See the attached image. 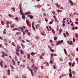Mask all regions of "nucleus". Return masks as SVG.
I'll use <instances>...</instances> for the list:
<instances>
[{
  "label": "nucleus",
  "mask_w": 78,
  "mask_h": 78,
  "mask_svg": "<svg viewBox=\"0 0 78 78\" xmlns=\"http://www.w3.org/2000/svg\"><path fill=\"white\" fill-rule=\"evenodd\" d=\"M20 11L21 14L23 16L22 17L23 19H25V14H23V12L22 8L21 7L20 8Z\"/></svg>",
  "instance_id": "obj_1"
},
{
  "label": "nucleus",
  "mask_w": 78,
  "mask_h": 78,
  "mask_svg": "<svg viewBox=\"0 0 78 78\" xmlns=\"http://www.w3.org/2000/svg\"><path fill=\"white\" fill-rule=\"evenodd\" d=\"M26 22L27 25L29 26V28H31V23L28 22V20H26Z\"/></svg>",
  "instance_id": "obj_2"
},
{
  "label": "nucleus",
  "mask_w": 78,
  "mask_h": 78,
  "mask_svg": "<svg viewBox=\"0 0 78 78\" xmlns=\"http://www.w3.org/2000/svg\"><path fill=\"white\" fill-rule=\"evenodd\" d=\"M20 29L22 31V32H23V36H25L26 33L25 31H23V28L22 27H20Z\"/></svg>",
  "instance_id": "obj_3"
},
{
  "label": "nucleus",
  "mask_w": 78,
  "mask_h": 78,
  "mask_svg": "<svg viewBox=\"0 0 78 78\" xmlns=\"http://www.w3.org/2000/svg\"><path fill=\"white\" fill-rule=\"evenodd\" d=\"M67 43H68V44H69V45H73V42H72V41H70V42L68 41Z\"/></svg>",
  "instance_id": "obj_4"
},
{
  "label": "nucleus",
  "mask_w": 78,
  "mask_h": 78,
  "mask_svg": "<svg viewBox=\"0 0 78 78\" xmlns=\"http://www.w3.org/2000/svg\"><path fill=\"white\" fill-rule=\"evenodd\" d=\"M0 65L1 67H3V61L1 60V62H0Z\"/></svg>",
  "instance_id": "obj_5"
},
{
  "label": "nucleus",
  "mask_w": 78,
  "mask_h": 78,
  "mask_svg": "<svg viewBox=\"0 0 78 78\" xmlns=\"http://www.w3.org/2000/svg\"><path fill=\"white\" fill-rule=\"evenodd\" d=\"M61 44V41H58L56 44V45H59V44Z\"/></svg>",
  "instance_id": "obj_6"
},
{
  "label": "nucleus",
  "mask_w": 78,
  "mask_h": 78,
  "mask_svg": "<svg viewBox=\"0 0 78 78\" xmlns=\"http://www.w3.org/2000/svg\"><path fill=\"white\" fill-rule=\"evenodd\" d=\"M64 51L65 54V55H67V51H66V49H64Z\"/></svg>",
  "instance_id": "obj_7"
},
{
  "label": "nucleus",
  "mask_w": 78,
  "mask_h": 78,
  "mask_svg": "<svg viewBox=\"0 0 78 78\" xmlns=\"http://www.w3.org/2000/svg\"><path fill=\"white\" fill-rule=\"evenodd\" d=\"M69 75L70 77V78H72V74L71 73H69Z\"/></svg>",
  "instance_id": "obj_8"
},
{
  "label": "nucleus",
  "mask_w": 78,
  "mask_h": 78,
  "mask_svg": "<svg viewBox=\"0 0 78 78\" xmlns=\"http://www.w3.org/2000/svg\"><path fill=\"white\" fill-rule=\"evenodd\" d=\"M69 2L70 3V5H73V3L72 2V0H70Z\"/></svg>",
  "instance_id": "obj_9"
},
{
  "label": "nucleus",
  "mask_w": 78,
  "mask_h": 78,
  "mask_svg": "<svg viewBox=\"0 0 78 78\" xmlns=\"http://www.w3.org/2000/svg\"><path fill=\"white\" fill-rule=\"evenodd\" d=\"M20 51V53L21 54H23L24 53V52H23V50L21 49Z\"/></svg>",
  "instance_id": "obj_10"
},
{
  "label": "nucleus",
  "mask_w": 78,
  "mask_h": 78,
  "mask_svg": "<svg viewBox=\"0 0 78 78\" xmlns=\"http://www.w3.org/2000/svg\"><path fill=\"white\" fill-rule=\"evenodd\" d=\"M12 62H13V65L14 66L16 63H15V62L14 61V59H12Z\"/></svg>",
  "instance_id": "obj_11"
},
{
  "label": "nucleus",
  "mask_w": 78,
  "mask_h": 78,
  "mask_svg": "<svg viewBox=\"0 0 78 78\" xmlns=\"http://www.w3.org/2000/svg\"><path fill=\"white\" fill-rule=\"evenodd\" d=\"M14 27H15V25L13 24L11 25V27L12 28H14Z\"/></svg>",
  "instance_id": "obj_12"
},
{
  "label": "nucleus",
  "mask_w": 78,
  "mask_h": 78,
  "mask_svg": "<svg viewBox=\"0 0 78 78\" xmlns=\"http://www.w3.org/2000/svg\"><path fill=\"white\" fill-rule=\"evenodd\" d=\"M10 67L12 69H14V66L12 65H10Z\"/></svg>",
  "instance_id": "obj_13"
},
{
  "label": "nucleus",
  "mask_w": 78,
  "mask_h": 78,
  "mask_svg": "<svg viewBox=\"0 0 78 78\" xmlns=\"http://www.w3.org/2000/svg\"><path fill=\"white\" fill-rule=\"evenodd\" d=\"M7 72H8V75H10V70L8 69L7 71Z\"/></svg>",
  "instance_id": "obj_14"
},
{
  "label": "nucleus",
  "mask_w": 78,
  "mask_h": 78,
  "mask_svg": "<svg viewBox=\"0 0 78 78\" xmlns=\"http://www.w3.org/2000/svg\"><path fill=\"white\" fill-rule=\"evenodd\" d=\"M39 24H37L36 26H35L36 28L37 29H38V27H39Z\"/></svg>",
  "instance_id": "obj_15"
},
{
  "label": "nucleus",
  "mask_w": 78,
  "mask_h": 78,
  "mask_svg": "<svg viewBox=\"0 0 78 78\" xmlns=\"http://www.w3.org/2000/svg\"><path fill=\"white\" fill-rule=\"evenodd\" d=\"M57 11L58 12V13H59V12H61L62 11L61 10H59V9H58V10H57Z\"/></svg>",
  "instance_id": "obj_16"
},
{
  "label": "nucleus",
  "mask_w": 78,
  "mask_h": 78,
  "mask_svg": "<svg viewBox=\"0 0 78 78\" xmlns=\"http://www.w3.org/2000/svg\"><path fill=\"white\" fill-rule=\"evenodd\" d=\"M30 54H28L27 58V59H30Z\"/></svg>",
  "instance_id": "obj_17"
},
{
  "label": "nucleus",
  "mask_w": 78,
  "mask_h": 78,
  "mask_svg": "<svg viewBox=\"0 0 78 78\" xmlns=\"http://www.w3.org/2000/svg\"><path fill=\"white\" fill-rule=\"evenodd\" d=\"M6 29H4V31L3 32V34H6Z\"/></svg>",
  "instance_id": "obj_18"
},
{
  "label": "nucleus",
  "mask_w": 78,
  "mask_h": 78,
  "mask_svg": "<svg viewBox=\"0 0 78 78\" xmlns=\"http://www.w3.org/2000/svg\"><path fill=\"white\" fill-rule=\"evenodd\" d=\"M32 27L33 28V29L34 31H36V29H35V27L34 26H32Z\"/></svg>",
  "instance_id": "obj_19"
},
{
  "label": "nucleus",
  "mask_w": 78,
  "mask_h": 78,
  "mask_svg": "<svg viewBox=\"0 0 78 78\" xmlns=\"http://www.w3.org/2000/svg\"><path fill=\"white\" fill-rule=\"evenodd\" d=\"M18 30V31H19V29H17V28H14V29H12V30H13V31H15V30Z\"/></svg>",
  "instance_id": "obj_20"
},
{
  "label": "nucleus",
  "mask_w": 78,
  "mask_h": 78,
  "mask_svg": "<svg viewBox=\"0 0 78 78\" xmlns=\"http://www.w3.org/2000/svg\"><path fill=\"white\" fill-rule=\"evenodd\" d=\"M62 33V29H60L59 30V34H61Z\"/></svg>",
  "instance_id": "obj_21"
},
{
  "label": "nucleus",
  "mask_w": 78,
  "mask_h": 78,
  "mask_svg": "<svg viewBox=\"0 0 78 78\" xmlns=\"http://www.w3.org/2000/svg\"><path fill=\"white\" fill-rule=\"evenodd\" d=\"M55 5H56V6H58V8H59L60 7L59 6V5H58V3H56Z\"/></svg>",
  "instance_id": "obj_22"
},
{
  "label": "nucleus",
  "mask_w": 78,
  "mask_h": 78,
  "mask_svg": "<svg viewBox=\"0 0 78 78\" xmlns=\"http://www.w3.org/2000/svg\"><path fill=\"white\" fill-rule=\"evenodd\" d=\"M31 55L32 56H34V55H35V53L34 52H31Z\"/></svg>",
  "instance_id": "obj_23"
},
{
  "label": "nucleus",
  "mask_w": 78,
  "mask_h": 78,
  "mask_svg": "<svg viewBox=\"0 0 78 78\" xmlns=\"http://www.w3.org/2000/svg\"><path fill=\"white\" fill-rule=\"evenodd\" d=\"M21 45L22 46L23 48H25V46L24 45V44H21Z\"/></svg>",
  "instance_id": "obj_24"
},
{
  "label": "nucleus",
  "mask_w": 78,
  "mask_h": 78,
  "mask_svg": "<svg viewBox=\"0 0 78 78\" xmlns=\"http://www.w3.org/2000/svg\"><path fill=\"white\" fill-rule=\"evenodd\" d=\"M31 67L32 69H33V68L34 67V64H33L32 65V66H31Z\"/></svg>",
  "instance_id": "obj_25"
},
{
  "label": "nucleus",
  "mask_w": 78,
  "mask_h": 78,
  "mask_svg": "<svg viewBox=\"0 0 78 78\" xmlns=\"http://www.w3.org/2000/svg\"><path fill=\"white\" fill-rule=\"evenodd\" d=\"M50 64H53V61H52V60H51L50 61Z\"/></svg>",
  "instance_id": "obj_26"
},
{
  "label": "nucleus",
  "mask_w": 78,
  "mask_h": 78,
  "mask_svg": "<svg viewBox=\"0 0 78 78\" xmlns=\"http://www.w3.org/2000/svg\"><path fill=\"white\" fill-rule=\"evenodd\" d=\"M71 55H72V56H73V57H75V54H73V53H71Z\"/></svg>",
  "instance_id": "obj_27"
},
{
  "label": "nucleus",
  "mask_w": 78,
  "mask_h": 78,
  "mask_svg": "<svg viewBox=\"0 0 78 78\" xmlns=\"http://www.w3.org/2000/svg\"><path fill=\"white\" fill-rule=\"evenodd\" d=\"M1 23L2 25H4L5 24V23L3 21H1Z\"/></svg>",
  "instance_id": "obj_28"
},
{
  "label": "nucleus",
  "mask_w": 78,
  "mask_h": 78,
  "mask_svg": "<svg viewBox=\"0 0 78 78\" xmlns=\"http://www.w3.org/2000/svg\"><path fill=\"white\" fill-rule=\"evenodd\" d=\"M52 31L54 34H55V31H54V30H53V29L52 30Z\"/></svg>",
  "instance_id": "obj_29"
},
{
  "label": "nucleus",
  "mask_w": 78,
  "mask_h": 78,
  "mask_svg": "<svg viewBox=\"0 0 78 78\" xmlns=\"http://www.w3.org/2000/svg\"><path fill=\"white\" fill-rule=\"evenodd\" d=\"M53 54L51 53V58H53Z\"/></svg>",
  "instance_id": "obj_30"
},
{
  "label": "nucleus",
  "mask_w": 78,
  "mask_h": 78,
  "mask_svg": "<svg viewBox=\"0 0 78 78\" xmlns=\"http://www.w3.org/2000/svg\"><path fill=\"white\" fill-rule=\"evenodd\" d=\"M66 34L67 36H69V32H66Z\"/></svg>",
  "instance_id": "obj_31"
},
{
  "label": "nucleus",
  "mask_w": 78,
  "mask_h": 78,
  "mask_svg": "<svg viewBox=\"0 0 78 78\" xmlns=\"http://www.w3.org/2000/svg\"><path fill=\"white\" fill-rule=\"evenodd\" d=\"M30 18L31 19H33V16L31 15L30 16Z\"/></svg>",
  "instance_id": "obj_32"
},
{
  "label": "nucleus",
  "mask_w": 78,
  "mask_h": 78,
  "mask_svg": "<svg viewBox=\"0 0 78 78\" xmlns=\"http://www.w3.org/2000/svg\"><path fill=\"white\" fill-rule=\"evenodd\" d=\"M31 74L32 76H34V73H33V72H32L31 73Z\"/></svg>",
  "instance_id": "obj_33"
},
{
  "label": "nucleus",
  "mask_w": 78,
  "mask_h": 78,
  "mask_svg": "<svg viewBox=\"0 0 78 78\" xmlns=\"http://www.w3.org/2000/svg\"><path fill=\"white\" fill-rule=\"evenodd\" d=\"M10 23L8 21H7L6 24V25H9V24Z\"/></svg>",
  "instance_id": "obj_34"
},
{
  "label": "nucleus",
  "mask_w": 78,
  "mask_h": 78,
  "mask_svg": "<svg viewBox=\"0 0 78 78\" xmlns=\"http://www.w3.org/2000/svg\"><path fill=\"white\" fill-rule=\"evenodd\" d=\"M59 30V26H57V31Z\"/></svg>",
  "instance_id": "obj_35"
},
{
  "label": "nucleus",
  "mask_w": 78,
  "mask_h": 78,
  "mask_svg": "<svg viewBox=\"0 0 78 78\" xmlns=\"http://www.w3.org/2000/svg\"><path fill=\"white\" fill-rule=\"evenodd\" d=\"M40 59H43V57L42 55H40Z\"/></svg>",
  "instance_id": "obj_36"
},
{
  "label": "nucleus",
  "mask_w": 78,
  "mask_h": 78,
  "mask_svg": "<svg viewBox=\"0 0 78 78\" xmlns=\"http://www.w3.org/2000/svg\"><path fill=\"white\" fill-rule=\"evenodd\" d=\"M12 45L13 46H15V43L14 42H12Z\"/></svg>",
  "instance_id": "obj_37"
},
{
  "label": "nucleus",
  "mask_w": 78,
  "mask_h": 78,
  "mask_svg": "<svg viewBox=\"0 0 78 78\" xmlns=\"http://www.w3.org/2000/svg\"><path fill=\"white\" fill-rule=\"evenodd\" d=\"M34 22H33L32 23V26H34Z\"/></svg>",
  "instance_id": "obj_38"
},
{
  "label": "nucleus",
  "mask_w": 78,
  "mask_h": 78,
  "mask_svg": "<svg viewBox=\"0 0 78 78\" xmlns=\"http://www.w3.org/2000/svg\"><path fill=\"white\" fill-rule=\"evenodd\" d=\"M53 17L54 19H55V20L57 19L56 18V16H53Z\"/></svg>",
  "instance_id": "obj_39"
},
{
  "label": "nucleus",
  "mask_w": 78,
  "mask_h": 78,
  "mask_svg": "<svg viewBox=\"0 0 78 78\" xmlns=\"http://www.w3.org/2000/svg\"><path fill=\"white\" fill-rule=\"evenodd\" d=\"M55 22H59V21H58V20H57V18L56 19H55Z\"/></svg>",
  "instance_id": "obj_40"
},
{
  "label": "nucleus",
  "mask_w": 78,
  "mask_h": 78,
  "mask_svg": "<svg viewBox=\"0 0 78 78\" xmlns=\"http://www.w3.org/2000/svg\"><path fill=\"white\" fill-rule=\"evenodd\" d=\"M73 25H74L73 23V22L71 24V27H73Z\"/></svg>",
  "instance_id": "obj_41"
},
{
  "label": "nucleus",
  "mask_w": 78,
  "mask_h": 78,
  "mask_svg": "<svg viewBox=\"0 0 78 78\" xmlns=\"http://www.w3.org/2000/svg\"><path fill=\"white\" fill-rule=\"evenodd\" d=\"M51 51H52V52H55V50L53 49L50 50Z\"/></svg>",
  "instance_id": "obj_42"
},
{
  "label": "nucleus",
  "mask_w": 78,
  "mask_h": 78,
  "mask_svg": "<svg viewBox=\"0 0 78 78\" xmlns=\"http://www.w3.org/2000/svg\"><path fill=\"white\" fill-rule=\"evenodd\" d=\"M75 62H73V64H72V67H73L74 66V65H75Z\"/></svg>",
  "instance_id": "obj_43"
},
{
  "label": "nucleus",
  "mask_w": 78,
  "mask_h": 78,
  "mask_svg": "<svg viewBox=\"0 0 78 78\" xmlns=\"http://www.w3.org/2000/svg\"><path fill=\"white\" fill-rule=\"evenodd\" d=\"M69 72L70 73H72V70H71V69H69Z\"/></svg>",
  "instance_id": "obj_44"
},
{
  "label": "nucleus",
  "mask_w": 78,
  "mask_h": 78,
  "mask_svg": "<svg viewBox=\"0 0 78 78\" xmlns=\"http://www.w3.org/2000/svg\"><path fill=\"white\" fill-rule=\"evenodd\" d=\"M29 70H30V72H31H31H33V69H29Z\"/></svg>",
  "instance_id": "obj_45"
},
{
  "label": "nucleus",
  "mask_w": 78,
  "mask_h": 78,
  "mask_svg": "<svg viewBox=\"0 0 78 78\" xmlns=\"http://www.w3.org/2000/svg\"><path fill=\"white\" fill-rule=\"evenodd\" d=\"M75 34L76 35V37H78V34H77V33H76Z\"/></svg>",
  "instance_id": "obj_46"
},
{
  "label": "nucleus",
  "mask_w": 78,
  "mask_h": 78,
  "mask_svg": "<svg viewBox=\"0 0 78 78\" xmlns=\"http://www.w3.org/2000/svg\"><path fill=\"white\" fill-rule=\"evenodd\" d=\"M15 59L16 60V61H17V57L16 56L15 57Z\"/></svg>",
  "instance_id": "obj_47"
},
{
  "label": "nucleus",
  "mask_w": 78,
  "mask_h": 78,
  "mask_svg": "<svg viewBox=\"0 0 78 78\" xmlns=\"http://www.w3.org/2000/svg\"><path fill=\"white\" fill-rule=\"evenodd\" d=\"M34 68L35 69V70H37V69H38L37 68V67L36 66H35L34 67Z\"/></svg>",
  "instance_id": "obj_48"
},
{
  "label": "nucleus",
  "mask_w": 78,
  "mask_h": 78,
  "mask_svg": "<svg viewBox=\"0 0 78 78\" xmlns=\"http://www.w3.org/2000/svg\"><path fill=\"white\" fill-rule=\"evenodd\" d=\"M16 54L18 56H19V53H18V52H17V51H16Z\"/></svg>",
  "instance_id": "obj_49"
},
{
  "label": "nucleus",
  "mask_w": 78,
  "mask_h": 78,
  "mask_svg": "<svg viewBox=\"0 0 78 78\" xmlns=\"http://www.w3.org/2000/svg\"><path fill=\"white\" fill-rule=\"evenodd\" d=\"M57 39V37H54V41H56V39Z\"/></svg>",
  "instance_id": "obj_50"
},
{
  "label": "nucleus",
  "mask_w": 78,
  "mask_h": 78,
  "mask_svg": "<svg viewBox=\"0 0 78 78\" xmlns=\"http://www.w3.org/2000/svg\"><path fill=\"white\" fill-rule=\"evenodd\" d=\"M52 12L53 14H56V12H55L52 11Z\"/></svg>",
  "instance_id": "obj_51"
},
{
  "label": "nucleus",
  "mask_w": 78,
  "mask_h": 78,
  "mask_svg": "<svg viewBox=\"0 0 78 78\" xmlns=\"http://www.w3.org/2000/svg\"><path fill=\"white\" fill-rule=\"evenodd\" d=\"M69 65L70 66H71V65H72V63L70 62H69Z\"/></svg>",
  "instance_id": "obj_52"
},
{
  "label": "nucleus",
  "mask_w": 78,
  "mask_h": 78,
  "mask_svg": "<svg viewBox=\"0 0 78 78\" xmlns=\"http://www.w3.org/2000/svg\"><path fill=\"white\" fill-rule=\"evenodd\" d=\"M16 34L17 35H18V34H20V32H17L16 33Z\"/></svg>",
  "instance_id": "obj_53"
},
{
  "label": "nucleus",
  "mask_w": 78,
  "mask_h": 78,
  "mask_svg": "<svg viewBox=\"0 0 78 78\" xmlns=\"http://www.w3.org/2000/svg\"><path fill=\"white\" fill-rule=\"evenodd\" d=\"M37 6L38 8H41V5H37Z\"/></svg>",
  "instance_id": "obj_54"
},
{
  "label": "nucleus",
  "mask_w": 78,
  "mask_h": 78,
  "mask_svg": "<svg viewBox=\"0 0 78 78\" xmlns=\"http://www.w3.org/2000/svg\"><path fill=\"white\" fill-rule=\"evenodd\" d=\"M49 29L50 30H51V31H52V30L51 29V26H49Z\"/></svg>",
  "instance_id": "obj_55"
},
{
  "label": "nucleus",
  "mask_w": 78,
  "mask_h": 78,
  "mask_svg": "<svg viewBox=\"0 0 78 78\" xmlns=\"http://www.w3.org/2000/svg\"><path fill=\"white\" fill-rule=\"evenodd\" d=\"M9 17H12V15H11L10 14H9Z\"/></svg>",
  "instance_id": "obj_56"
},
{
  "label": "nucleus",
  "mask_w": 78,
  "mask_h": 78,
  "mask_svg": "<svg viewBox=\"0 0 78 78\" xmlns=\"http://www.w3.org/2000/svg\"><path fill=\"white\" fill-rule=\"evenodd\" d=\"M2 53V54H3V55H4L5 54V52H4V51H2L1 52Z\"/></svg>",
  "instance_id": "obj_57"
},
{
  "label": "nucleus",
  "mask_w": 78,
  "mask_h": 78,
  "mask_svg": "<svg viewBox=\"0 0 78 78\" xmlns=\"http://www.w3.org/2000/svg\"><path fill=\"white\" fill-rule=\"evenodd\" d=\"M53 23V21H51L49 23V24H52V23Z\"/></svg>",
  "instance_id": "obj_58"
},
{
  "label": "nucleus",
  "mask_w": 78,
  "mask_h": 78,
  "mask_svg": "<svg viewBox=\"0 0 78 78\" xmlns=\"http://www.w3.org/2000/svg\"><path fill=\"white\" fill-rule=\"evenodd\" d=\"M27 34L28 35H29V36H30V35H31V34L30 33V32H28L27 33Z\"/></svg>",
  "instance_id": "obj_59"
},
{
  "label": "nucleus",
  "mask_w": 78,
  "mask_h": 78,
  "mask_svg": "<svg viewBox=\"0 0 78 78\" xmlns=\"http://www.w3.org/2000/svg\"><path fill=\"white\" fill-rule=\"evenodd\" d=\"M48 48H49L50 49H51V48H52L51 47H50V46H48Z\"/></svg>",
  "instance_id": "obj_60"
},
{
  "label": "nucleus",
  "mask_w": 78,
  "mask_h": 78,
  "mask_svg": "<svg viewBox=\"0 0 78 78\" xmlns=\"http://www.w3.org/2000/svg\"><path fill=\"white\" fill-rule=\"evenodd\" d=\"M27 28V27H25V26H23V29H25V28Z\"/></svg>",
  "instance_id": "obj_61"
},
{
  "label": "nucleus",
  "mask_w": 78,
  "mask_h": 78,
  "mask_svg": "<svg viewBox=\"0 0 78 78\" xmlns=\"http://www.w3.org/2000/svg\"><path fill=\"white\" fill-rule=\"evenodd\" d=\"M15 20H19V19H18V17H17L16 18Z\"/></svg>",
  "instance_id": "obj_62"
},
{
  "label": "nucleus",
  "mask_w": 78,
  "mask_h": 78,
  "mask_svg": "<svg viewBox=\"0 0 78 78\" xmlns=\"http://www.w3.org/2000/svg\"><path fill=\"white\" fill-rule=\"evenodd\" d=\"M63 35H64V37H66V34L65 33H63Z\"/></svg>",
  "instance_id": "obj_63"
},
{
  "label": "nucleus",
  "mask_w": 78,
  "mask_h": 78,
  "mask_svg": "<svg viewBox=\"0 0 78 78\" xmlns=\"http://www.w3.org/2000/svg\"><path fill=\"white\" fill-rule=\"evenodd\" d=\"M75 23H76V25H78V22L76 21V22H75Z\"/></svg>",
  "instance_id": "obj_64"
}]
</instances>
